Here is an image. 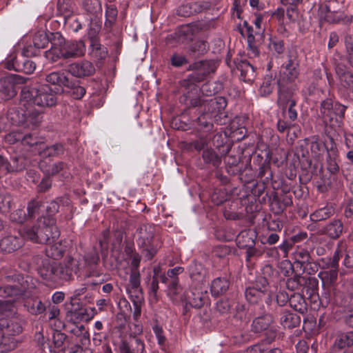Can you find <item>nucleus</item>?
<instances>
[{"instance_id": "18", "label": "nucleus", "mask_w": 353, "mask_h": 353, "mask_svg": "<svg viewBox=\"0 0 353 353\" xmlns=\"http://www.w3.org/2000/svg\"><path fill=\"white\" fill-rule=\"evenodd\" d=\"M5 67L9 70H13L26 74H32L36 69V63L28 58L22 57V59H19L16 57H13L7 60Z\"/></svg>"}, {"instance_id": "37", "label": "nucleus", "mask_w": 353, "mask_h": 353, "mask_svg": "<svg viewBox=\"0 0 353 353\" xmlns=\"http://www.w3.org/2000/svg\"><path fill=\"white\" fill-rule=\"evenodd\" d=\"M196 32L194 26L191 24L183 25L176 30L175 37L179 42H188L193 39Z\"/></svg>"}, {"instance_id": "52", "label": "nucleus", "mask_w": 353, "mask_h": 353, "mask_svg": "<svg viewBox=\"0 0 353 353\" xmlns=\"http://www.w3.org/2000/svg\"><path fill=\"white\" fill-rule=\"evenodd\" d=\"M278 95V103L283 110H285L288 103H292V101H296L291 90H279Z\"/></svg>"}, {"instance_id": "32", "label": "nucleus", "mask_w": 353, "mask_h": 353, "mask_svg": "<svg viewBox=\"0 0 353 353\" xmlns=\"http://www.w3.org/2000/svg\"><path fill=\"white\" fill-rule=\"evenodd\" d=\"M236 68L240 71V79L244 82H250L255 77V68L246 59H241L236 65Z\"/></svg>"}, {"instance_id": "48", "label": "nucleus", "mask_w": 353, "mask_h": 353, "mask_svg": "<svg viewBox=\"0 0 353 353\" xmlns=\"http://www.w3.org/2000/svg\"><path fill=\"white\" fill-rule=\"evenodd\" d=\"M82 7L88 14L94 16V19L98 14H101L102 8L99 0H84Z\"/></svg>"}, {"instance_id": "36", "label": "nucleus", "mask_w": 353, "mask_h": 353, "mask_svg": "<svg viewBox=\"0 0 353 353\" xmlns=\"http://www.w3.org/2000/svg\"><path fill=\"white\" fill-rule=\"evenodd\" d=\"M206 7L201 2H192L183 4L177 9V14L181 17H188L196 13L201 12Z\"/></svg>"}, {"instance_id": "47", "label": "nucleus", "mask_w": 353, "mask_h": 353, "mask_svg": "<svg viewBox=\"0 0 353 353\" xmlns=\"http://www.w3.org/2000/svg\"><path fill=\"white\" fill-rule=\"evenodd\" d=\"M335 214V209L332 206H325L316 210L310 214V219L314 222L325 221Z\"/></svg>"}, {"instance_id": "61", "label": "nucleus", "mask_w": 353, "mask_h": 353, "mask_svg": "<svg viewBox=\"0 0 353 353\" xmlns=\"http://www.w3.org/2000/svg\"><path fill=\"white\" fill-rule=\"evenodd\" d=\"M49 42L50 39L45 32H38L33 37V44L39 49L46 48Z\"/></svg>"}, {"instance_id": "17", "label": "nucleus", "mask_w": 353, "mask_h": 353, "mask_svg": "<svg viewBox=\"0 0 353 353\" xmlns=\"http://www.w3.org/2000/svg\"><path fill=\"white\" fill-rule=\"evenodd\" d=\"M130 341L121 339L118 344V353H144V342L139 337L132 334L130 335Z\"/></svg>"}, {"instance_id": "1", "label": "nucleus", "mask_w": 353, "mask_h": 353, "mask_svg": "<svg viewBox=\"0 0 353 353\" xmlns=\"http://www.w3.org/2000/svg\"><path fill=\"white\" fill-rule=\"evenodd\" d=\"M60 235L56 219L51 216H40L32 226H26L21 231L23 239L37 243L51 244Z\"/></svg>"}, {"instance_id": "14", "label": "nucleus", "mask_w": 353, "mask_h": 353, "mask_svg": "<svg viewBox=\"0 0 353 353\" xmlns=\"http://www.w3.org/2000/svg\"><path fill=\"white\" fill-rule=\"evenodd\" d=\"M268 285L266 278L259 277L254 286L246 288L245 296L247 301L251 304L258 303L265 296Z\"/></svg>"}, {"instance_id": "10", "label": "nucleus", "mask_w": 353, "mask_h": 353, "mask_svg": "<svg viewBox=\"0 0 353 353\" xmlns=\"http://www.w3.org/2000/svg\"><path fill=\"white\" fill-rule=\"evenodd\" d=\"M299 63L291 54H288V61L281 67L279 78L277 80L279 88H283L285 84L294 82L299 75Z\"/></svg>"}, {"instance_id": "50", "label": "nucleus", "mask_w": 353, "mask_h": 353, "mask_svg": "<svg viewBox=\"0 0 353 353\" xmlns=\"http://www.w3.org/2000/svg\"><path fill=\"white\" fill-rule=\"evenodd\" d=\"M64 148L62 144L56 143L43 148L39 152L42 158L57 157L63 153Z\"/></svg>"}, {"instance_id": "34", "label": "nucleus", "mask_w": 353, "mask_h": 353, "mask_svg": "<svg viewBox=\"0 0 353 353\" xmlns=\"http://www.w3.org/2000/svg\"><path fill=\"white\" fill-rule=\"evenodd\" d=\"M23 239L16 235H8L0 241V249L2 252L10 253L21 247Z\"/></svg>"}, {"instance_id": "43", "label": "nucleus", "mask_w": 353, "mask_h": 353, "mask_svg": "<svg viewBox=\"0 0 353 353\" xmlns=\"http://www.w3.org/2000/svg\"><path fill=\"white\" fill-rule=\"evenodd\" d=\"M24 307L31 314L37 315L43 313L46 310V305L39 297H32L26 301Z\"/></svg>"}, {"instance_id": "16", "label": "nucleus", "mask_w": 353, "mask_h": 353, "mask_svg": "<svg viewBox=\"0 0 353 353\" xmlns=\"http://www.w3.org/2000/svg\"><path fill=\"white\" fill-rule=\"evenodd\" d=\"M293 255L294 263L300 264L303 272H307L310 274L317 270L316 265L313 263V259L307 250L303 248H297Z\"/></svg>"}, {"instance_id": "11", "label": "nucleus", "mask_w": 353, "mask_h": 353, "mask_svg": "<svg viewBox=\"0 0 353 353\" xmlns=\"http://www.w3.org/2000/svg\"><path fill=\"white\" fill-rule=\"evenodd\" d=\"M292 203V194L284 188L281 192L273 191L270 197V210L276 215L281 214Z\"/></svg>"}, {"instance_id": "45", "label": "nucleus", "mask_w": 353, "mask_h": 353, "mask_svg": "<svg viewBox=\"0 0 353 353\" xmlns=\"http://www.w3.org/2000/svg\"><path fill=\"white\" fill-rule=\"evenodd\" d=\"M290 305L294 310L301 314H305L307 312V305L305 299L301 294L294 293L290 296Z\"/></svg>"}, {"instance_id": "30", "label": "nucleus", "mask_w": 353, "mask_h": 353, "mask_svg": "<svg viewBox=\"0 0 353 353\" xmlns=\"http://www.w3.org/2000/svg\"><path fill=\"white\" fill-rule=\"evenodd\" d=\"M53 268L52 281H69L72 279L74 270L69 265L53 262Z\"/></svg>"}, {"instance_id": "33", "label": "nucleus", "mask_w": 353, "mask_h": 353, "mask_svg": "<svg viewBox=\"0 0 353 353\" xmlns=\"http://www.w3.org/2000/svg\"><path fill=\"white\" fill-rule=\"evenodd\" d=\"M203 163L209 168H217L221 163V155L216 150L206 148L201 154Z\"/></svg>"}, {"instance_id": "3", "label": "nucleus", "mask_w": 353, "mask_h": 353, "mask_svg": "<svg viewBox=\"0 0 353 353\" xmlns=\"http://www.w3.org/2000/svg\"><path fill=\"white\" fill-rule=\"evenodd\" d=\"M206 92L211 94L212 90H206ZM205 96H208V94L204 93L203 90H190L184 94L183 101L193 107L203 105L204 111H207L214 118L221 115L227 106L226 99L224 97L205 99Z\"/></svg>"}, {"instance_id": "7", "label": "nucleus", "mask_w": 353, "mask_h": 353, "mask_svg": "<svg viewBox=\"0 0 353 353\" xmlns=\"http://www.w3.org/2000/svg\"><path fill=\"white\" fill-rule=\"evenodd\" d=\"M57 103V97L52 90H21L20 104L37 105L40 107H50Z\"/></svg>"}, {"instance_id": "62", "label": "nucleus", "mask_w": 353, "mask_h": 353, "mask_svg": "<svg viewBox=\"0 0 353 353\" xmlns=\"http://www.w3.org/2000/svg\"><path fill=\"white\" fill-rule=\"evenodd\" d=\"M181 291V288L179 284V279H170L168 285V295L170 299L174 300Z\"/></svg>"}, {"instance_id": "5", "label": "nucleus", "mask_w": 353, "mask_h": 353, "mask_svg": "<svg viewBox=\"0 0 353 353\" xmlns=\"http://www.w3.org/2000/svg\"><path fill=\"white\" fill-rule=\"evenodd\" d=\"M154 234V226L148 223L140 225L136 231L137 244L142 248L145 257L148 260H151L158 250Z\"/></svg>"}, {"instance_id": "58", "label": "nucleus", "mask_w": 353, "mask_h": 353, "mask_svg": "<svg viewBox=\"0 0 353 353\" xmlns=\"http://www.w3.org/2000/svg\"><path fill=\"white\" fill-rule=\"evenodd\" d=\"M210 113L204 111L198 118L197 123L201 128L205 129V131H210L212 128V118Z\"/></svg>"}, {"instance_id": "53", "label": "nucleus", "mask_w": 353, "mask_h": 353, "mask_svg": "<svg viewBox=\"0 0 353 353\" xmlns=\"http://www.w3.org/2000/svg\"><path fill=\"white\" fill-rule=\"evenodd\" d=\"M57 10L64 17V19L70 17L73 12V5L71 0H58Z\"/></svg>"}, {"instance_id": "6", "label": "nucleus", "mask_w": 353, "mask_h": 353, "mask_svg": "<svg viewBox=\"0 0 353 353\" xmlns=\"http://www.w3.org/2000/svg\"><path fill=\"white\" fill-rule=\"evenodd\" d=\"M346 107L339 103H333L330 99L323 100L320 106V112L323 123L332 128H340L344 118Z\"/></svg>"}, {"instance_id": "49", "label": "nucleus", "mask_w": 353, "mask_h": 353, "mask_svg": "<svg viewBox=\"0 0 353 353\" xmlns=\"http://www.w3.org/2000/svg\"><path fill=\"white\" fill-rule=\"evenodd\" d=\"M45 252L49 258L58 260L63 256L65 250L61 243H52L51 244H48L45 249Z\"/></svg>"}, {"instance_id": "25", "label": "nucleus", "mask_w": 353, "mask_h": 353, "mask_svg": "<svg viewBox=\"0 0 353 353\" xmlns=\"http://www.w3.org/2000/svg\"><path fill=\"white\" fill-rule=\"evenodd\" d=\"M0 330L4 332V335H18L23 330L22 320L17 317H13L10 319H1Z\"/></svg>"}, {"instance_id": "12", "label": "nucleus", "mask_w": 353, "mask_h": 353, "mask_svg": "<svg viewBox=\"0 0 353 353\" xmlns=\"http://www.w3.org/2000/svg\"><path fill=\"white\" fill-rule=\"evenodd\" d=\"M28 165V160L21 155L11 156L8 159L0 154V173L8 174L23 171Z\"/></svg>"}, {"instance_id": "51", "label": "nucleus", "mask_w": 353, "mask_h": 353, "mask_svg": "<svg viewBox=\"0 0 353 353\" xmlns=\"http://www.w3.org/2000/svg\"><path fill=\"white\" fill-rule=\"evenodd\" d=\"M90 20V28L88 32V37L90 43L100 40L99 33L101 28V21L97 19L93 20L92 18H91Z\"/></svg>"}, {"instance_id": "15", "label": "nucleus", "mask_w": 353, "mask_h": 353, "mask_svg": "<svg viewBox=\"0 0 353 353\" xmlns=\"http://www.w3.org/2000/svg\"><path fill=\"white\" fill-rule=\"evenodd\" d=\"M334 58L335 71L343 88H353V74L348 71V59L338 54Z\"/></svg>"}, {"instance_id": "44", "label": "nucleus", "mask_w": 353, "mask_h": 353, "mask_svg": "<svg viewBox=\"0 0 353 353\" xmlns=\"http://www.w3.org/2000/svg\"><path fill=\"white\" fill-rule=\"evenodd\" d=\"M230 287V281L226 278L218 277L214 279L210 286L213 296H219L225 293Z\"/></svg>"}, {"instance_id": "23", "label": "nucleus", "mask_w": 353, "mask_h": 353, "mask_svg": "<svg viewBox=\"0 0 353 353\" xmlns=\"http://www.w3.org/2000/svg\"><path fill=\"white\" fill-rule=\"evenodd\" d=\"M184 301L183 314H185L190 307L201 308L205 303L202 292L197 290L186 292Z\"/></svg>"}, {"instance_id": "40", "label": "nucleus", "mask_w": 353, "mask_h": 353, "mask_svg": "<svg viewBox=\"0 0 353 353\" xmlns=\"http://www.w3.org/2000/svg\"><path fill=\"white\" fill-rule=\"evenodd\" d=\"M108 49L101 43V41H94L90 43L88 54L93 59L100 61L103 60L108 55Z\"/></svg>"}, {"instance_id": "29", "label": "nucleus", "mask_w": 353, "mask_h": 353, "mask_svg": "<svg viewBox=\"0 0 353 353\" xmlns=\"http://www.w3.org/2000/svg\"><path fill=\"white\" fill-rule=\"evenodd\" d=\"M302 283H301V291L303 293H305L310 299L318 298L319 300L321 298L319 296V281L315 277L303 276Z\"/></svg>"}, {"instance_id": "42", "label": "nucleus", "mask_w": 353, "mask_h": 353, "mask_svg": "<svg viewBox=\"0 0 353 353\" xmlns=\"http://www.w3.org/2000/svg\"><path fill=\"white\" fill-rule=\"evenodd\" d=\"M294 156L297 158L302 170H307L312 166V160L309 159V152L303 145L296 148Z\"/></svg>"}, {"instance_id": "21", "label": "nucleus", "mask_w": 353, "mask_h": 353, "mask_svg": "<svg viewBox=\"0 0 353 353\" xmlns=\"http://www.w3.org/2000/svg\"><path fill=\"white\" fill-rule=\"evenodd\" d=\"M280 314V323L285 327L288 329L298 327L301 323V318L299 315L292 312L280 307L274 308V314Z\"/></svg>"}, {"instance_id": "13", "label": "nucleus", "mask_w": 353, "mask_h": 353, "mask_svg": "<svg viewBox=\"0 0 353 353\" xmlns=\"http://www.w3.org/2000/svg\"><path fill=\"white\" fill-rule=\"evenodd\" d=\"M268 48L270 54L268 70H270L273 67L274 61L278 65L280 64L281 60L284 58L286 53V47L283 39L276 36H271L269 39Z\"/></svg>"}, {"instance_id": "63", "label": "nucleus", "mask_w": 353, "mask_h": 353, "mask_svg": "<svg viewBox=\"0 0 353 353\" xmlns=\"http://www.w3.org/2000/svg\"><path fill=\"white\" fill-rule=\"evenodd\" d=\"M53 270V263H43L42 266L39 267L38 271L39 274L43 279L52 281Z\"/></svg>"}, {"instance_id": "8", "label": "nucleus", "mask_w": 353, "mask_h": 353, "mask_svg": "<svg viewBox=\"0 0 353 353\" xmlns=\"http://www.w3.org/2000/svg\"><path fill=\"white\" fill-rule=\"evenodd\" d=\"M29 279L28 276L25 279L21 275L6 276V279L8 281L14 280V281H17V283L0 287V296L2 297H17L26 294L32 288L30 286Z\"/></svg>"}, {"instance_id": "54", "label": "nucleus", "mask_w": 353, "mask_h": 353, "mask_svg": "<svg viewBox=\"0 0 353 353\" xmlns=\"http://www.w3.org/2000/svg\"><path fill=\"white\" fill-rule=\"evenodd\" d=\"M236 175H239V179L244 183L253 181L256 176L250 165H243L241 168V171Z\"/></svg>"}, {"instance_id": "27", "label": "nucleus", "mask_w": 353, "mask_h": 353, "mask_svg": "<svg viewBox=\"0 0 353 353\" xmlns=\"http://www.w3.org/2000/svg\"><path fill=\"white\" fill-rule=\"evenodd\" d=\"M94 71V66L88 61L76 62L69 66L70 73L77 77L92 75Z\"/></svg>"}, {"instance_id": "35", "label": "nucleus", "mask_w": 353, "mask_h": 353, "mask_svg": "<svg viewBox=\"0 0 353 353\" xmlns=\"http://www.w3.org/2000/svg\"><path fill=\"white\" fill-rule=\"evenodd\" d=\"M26 81V79L21 75L6 73L0 78V88H15L23 85Z\"/></svg>"}, {"instance_id": "19", "label": "nucleus", "mask_w": 353, "mask_h": 353, "mask_svg": "<svg viewBox=\"0 0 353 353\" xmlns=\"http://www.w3.org/2000/svg\"><path fill=\"white\" fill-rule=\"evenodd\" d=\"M343 223L341 219H335L328 223L320 226L318 233L321 235H325L331 239H339L343 232Z\"/></svg>"}, {"instance_id": "31", "label": "nucleus", "mask_w": 353, "mask_h": 353, "mask_svg": "<svg viewBox=\"0 0 353 353\" xmlns=\"http://www.w3.org/2000/svg\"><path fill=\"white\" fill-rule=\"evenodd\" d=\"M353 345V331L341 332L337 334L330 351H348L345 347Z\"/></svg>"}, {"instance_id": "22", "label": "nucleus", "mask_w": 353, "mask_h": 353, "mask_svg": "<svg viewBox=\"0 0 353 353\" xmlns=\"http://www.w3.org/2000/svg\"><path fill=\"white\" fill-rule=\"evenodd\" d=\"M48 83L66 88H83L82 86L72 83L69 77L64 72H53L48 74L46 77Z\"/></svg>"}, {"instance_id": "57", "label": "nucleus", "mask_w": 353, "mask_h": 353, "mask_svg": "<svg viewBox=\"0 0 353 353\" xmlns=\"http://www.w3.org/2000/svg\"><path fill=\"white\" fill-rule=\"evenodd\" d=\"M12 199L6 192H0V212L8 214L12 208Z\"/></svg>"}, {"instance_id": "60", "label": "nucleus", "mask_w": 353, "mask_h": 353, "mask_svg": "<svg viewBox=\"0 0 353 353\" xmlns=\"http://www.w3.org/2000/svg\"><path fill=\"white\" fill-rule=\"evenodd\" d=\"M85 264L89 267L97 265L100 260L99 254L95 248L86 253L83 256Z\"/></svg>"}, {"instance_id": "9", "label": "nucleus", "mask_w": 353, "mask_h": 353, "mask_svg": "<svg viewBox=\"0 0 353 353\" xmlns=\"http://www.w3.org/2000/svg\"><path fill=\"white\" fill-rule=\"evenodd\" d=\"M32 105H23L25 110H18L15 114L18 117L14 122L17 125L22 126L24 128L34 130L38 128L42 121L41 113L34 108H30Z\"/></svg>"}, {"instance_id": "41", "label": "nucleus", "mask_w": 353, "mask_h": 353, "mask_svg": "<svg viewBox=\"0 0 353 353\" xmlns=\"http://www.w3.org/2000/svg\"><path fill=\"white\" fill-rule=\"evenodd\" d=\"M190 278L197 283H203L206 281L207 270L199 263H193L189 268Z\"/></svg>"}, {"instance_id": "4", "label": "nucleus", "mask_w": 353, "mask_h": 353, "mask_svg": "<svg viewBox=\"0 0 353 353\" xmlns=\"http://www.w3.org/2000/svg\"><path fill=\"white\" fill-rule=\"evenodd\" d=\"M51 48L45 52L46 59L52 62L59 58L70 59L83 56L85 52V43L81 41H65L63 38L59 43L51 42Z\"/></svg>"}, {"instance_id": "28", "label": "nucleus", "mask_w": 353, "mask_h": 353, "mask_svg": "<svg viewBox=\"0 0 353 353\" xmlns=\"http://www.w3.org/2000/svg\"><path fill=\"white\" fill-rule=\"evenodd\" d=\"M256 232L251 229L242 230L236 236L237 246L241 249L251 248L255 245Z\"/></svg>"}, {"instance_id": "2", "label": "nucleus", "mask_w": 353, "mask_h": 353, "mask_svg": "<svg viewBox=\"0 0 353 353\" xmlns=\"http://www.w3.org/2000/svg\"><path fill=\"white\" fill-rule=\"evenodd\" d=\"M322 281L324 292L320 299L321 305L326 307L329 303H333L340 307H350L353 305V296L343 295L336 292L334 285L338 278L337 269L330 268V270L322 271L319 274Z\"/></svg>"}, {"instance_id": "24", "label": "nucleus", "mask_w": 353, "mask_h": 353, "mask_svg": "<svg viewBox=\"0 0 353 353\" xmlns=\"http://www.w3.org/2000/svg\"><path fill=\"white\" fill-rule=\"evenodd\" d=\"M274 310L272 312L259 316L252 321V331L254 333H260L268 330L272 323L274 321Z\"/></svg>"}, {"instance_id": "20", "label": "nucleus", "mask_w": 353, "mask_h": 353, "mask_svg": "<svg viewBox=\"0 0 353 353\" xmlns=\"http://www.w3.org/2000/svg\"><path fill=\"white\" fill-rule=\"evenodd\" d=\"M257 177L260 179L263 185L271 183L274 190L279 188L278 183L274 175V171L271 168L269 161H265L259 168Z\"/></svg>"}, {"instance_id": "46", "label": "nucleus", "mask_w": 353, "mask_h": 353, "mask_svg": "<svg viewBox=\"0 0 353 353\" xmlns=\"http://www.w3.org/2000/svg\"><path fill=\"white\" fill-rule=\"evenodd\" d=\"M40 170L46 174V176H53L63 169L64 163L62 161L53 164H48L44 161H41L39 164Z\"/></svg>"}, {"instance_id": "38", "label": "nucleus", "mask_w": 353, "mask_h": 353, "mask_svg": "<svg viewBox=\"0 0 353 353\" xmlns=\"http://www.w3.org/2000/svg\"><path fill=\"white\" fill-rule=\"evenodd\" d=\"M194 67L196 71L192 74L193 77L202 74L203 77H205L215 72L216 64L213 60H203L194 63Z\"/></svg>"}, {"instance_id": "39", "label": "nucleus", "mask_w": 353, "mask_h": 353, "mask_svg": "<svg viewBox=\"0 0 353 353\" xmlns=\"http://www.w3.org/2000/svg\"><path fill=\"white\" fill-rule=\"evenodd\" d=\"M225 169L230 175H236L241 171L243 164L240 163V156L229 152L224 158Z\"/></svg>"}, {"instance_id": "59", "label": "nucleus", "mask_w": 353, "mask_h": 353, "mask_svg": "<svg viewBox=\"0 0 353 353\" xmlns=\"http://www.w3.org/2000/svg\"><path fill=\"white\" fill-rule=\"evenodd\" d=\"M43 202L37 199H32L28 203L27 211L28 217L32 219L39 214Z\"/></svg>"}, {"instance_id": "64", "label": "nucleus", "mask_w": 353, "mask_h": 353, "mask_svg": "<svg viewBox=\"0 0 353 353\" xmlns=\"http://www.w3.org/2000/svg\"><path fill=\"white\" fill-rule=\"evenodd\" d=\"M344 42L349 64L353 68V36H345Z\"/></svg>"}, {"instance_id": "56", "label": "nucleus", "mask_w": 353, "mask_h": 353, "mask_svg": "<svg viewBox=\"0 0 353 353\" xmlns=\"http://www.w3.org/2000/svg\"><path fill=\"white\" fill-rule=\"evenodd\" d=\"M117 9L114 5H108L105 9V26L110 28L116 21L117 17Z\"/></svg>"}, {"instance_id": "55", "label": "nucleus", "mask_w": 353, "mask_h": 353, "mask_svg": "<svg viewBox=\"0 0 353 353\" xmlns=\"http://www.w3.org/2000/svg\"><path fill=\"white\" fill-rule=\"evenodd\" d=\"M67 335L60 330H54L52 334V343L56 349L64 350V343L67 339Z\"/></svg>"}, {"instance_id": "26", "label": "nucleus", "mask_w": 353, "mask_h": 353, "mask_svg": "<svg viewBox=\"0 0 353 353\" xmlns=\"http://www.w3.org/2000/svg\"><path fill=\"white\" fill-rule=\"evenodd\" d=\"M332 2L328 1L321 5L319 8V14L321 18L330 23H336L340 22L344 18L343 12L331 10Z\"/></svg>"}]
</instances>
